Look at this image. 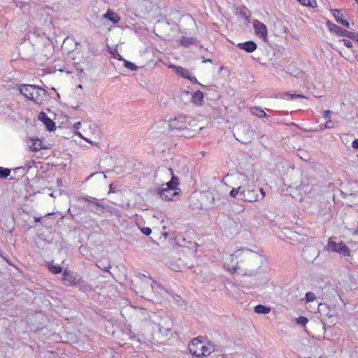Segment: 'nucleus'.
<instances>
[{
    "mask_svg": "<svg viewBox=\"0 0 358 358\" xmlns=\"http://www.w3.org/2000/svg\"><path fill=\"white\" fill-rule=\"evenodd\" d=\"M235 185H238L237 187H233L232 189L230 191L229 194L231 197L236 198L238 195L241 198V183H239L238 182L236 181Z\"/></svg>",
    "mask_w": 358,
    "mask_h": 358,
    "instance_id": "4be33fe9",
    "label": "nucleus"
},
{
    "mask_svg": "<svg viewBox=\"0 0 358 358\" xmlns=\"http://www.w3.org/2000/svg\"><path fill=\"white\" fill-rule=\"evenodd\" d=\"M165 185L166 186L165 187L166 189H172V190H175V191H176V189H178V188H176V187L175 185H173V183H171V180L169 181L168 182H166Z\"/></svg>",
    "mask_w": 358,
    "mask_h": 358,
    "instance_id": "72a5a7b5",
    "label": "nucleus"
},
{
    "mask_svg": "<svg viewBox=\"0 0 358 358\" xmlns=\"http://www.w3.org/2000/svg\"><path fill=\"white\" fill-rule=\"evenodd\" d=\"M357 40H358V38H357Z\"/></svg>",
    "mask_w": 358,
    "mask_h": 358,
    "instance_id": "09e8293b",
    "label": "nucleus"
},
{
    "mask_svg": "<svg viewBox=\"0 0 358 358\" xmlns=\"http://www.w3.org/2000/svg\"><path fill=\"white\" fill-rule=\"evenodd\" d=\"M48 269L52 273L57 274L62 272V268L59 266L50 265Z\"/></svg>",
    "mask_w": 358,
    "mask_h": 358,
    "instance_id": "cd10ccee",
    "label": "nucleus"
},
{
    "mask_svg": "<svg viewBox=\"0 0 358 358\" xmlns=\"http://www.w3.org/2000/svg\"><path fill=\"white\" fill-rule=\"evenodd\" d=\"M63 280H66L71 285H76L79 283L80 277L73 271L64 270L63 272Z\"/></svg>",
    "mask_w": 358,
    "mask_h": 358,
    "instance_id": "9d476101",
    "label": "nucleus"
},
{
    "mask_svg": "<svg viewBox=\"0 0 358 358\" xmlns=\"http://www.w3.org/2000/svg\"><path fill=\"white\" fill-rule=\"evenodd\" d=\"M169 68L174 69L175 73L176 74H178V76H180L184 78L187 79V78H189L190 72L189 71L188 69H187L185 68H183L180 66H176L173 64L169 65Z\"/></svg>",
    "mask_w": 358,
    "mask_h": 358,
    "instance_id": "dca6fc26",
    "label": "nucleus"
},
{
    "mask_svg": "<svg viewBox=\"0 0 358 358\" xmlns=\"http://www.w3.org/2000/svg\"><path fill=\"white\" fill-rule=\"evenodd\" d=\"M324 112L329 113V112H331V111L329 110H324Z\"/></svg>",
    "mask_w": 358,
    "mask_h": 358,
    "instance_id": "c03bdc74",
    "label": "nucleus"
},
{
    "mask_svg": "<svg viewBox=\"0 0 358 358\" xmlns=\"http://www.w3.org/2000/svg\"><path fill=\"white\" fill-rule=\"evenodd\" d=\"M103 18L110 20L113 24H116L120 20V15L113 12L111 9L107 10L106 13L103 15Z\"/></svg>",
    "mask_w": 358,
    "mask_h": 358,
    "instance_id": "f3484780",
    "label": "nucleus"
},
{
    "mask_svg": "<svg viewBox=\"0 0 358 358\" xmlns=\"http://www.w3.org/2000/svg\"><path fill=\"white\" fill-rule=\"evenodd\" d=\"M322 118L325 120V123L321 122L319 124L320 130L334 128L338 124V121L332 117L331 113H323Z\"/></svg>",
    "mask_w": 358,
    "mask_h": 358,
    "instance_id": "6e6552de",
    "label": "nucleus"
},
{
    "mask_svg": "<svg viewBox=\"0 0 358 358\" xmlns=\"http://www.w3.org/2000/svg\"><path fill=\"white\" fill-rule=\"evenodd\" d=\"M280 98L285 100H294L297 99H306V97L301 94H296L294 92H284L280 94Z\"/></svg>",
    "mask_w": 358,
    "mask_h": 358,
    "instance_id": "4468645a",
    "label": "nucleus"
},
{
    "mask_svg": "<svg viewBox=\"0 0 358 358\" xmlns=\"http://www.w3.org/2000/svg\"><path fill=\"white\" fill-rule=\"evenodd\" d=\"M327 25L329 29L330 30V31L336 33L338 36H348L349 38H351L353 34L352 32H350L348 30L344 29L341 28V27L329 21H328L327 22Z\"/></svg>",
    "mask_w": 358,
    "mask_h": 358,
    "instance_id": "1a4fd4ad",
    "label": "nucleus"
},
{
    "mask_svg": "<svg viewBox=\"0 0 358 358\" xmlns=\"http://www.w3.org/2000/svg\"><path fill=\"white\" fill-rule=\"evenodd\" d=\"M28 147L33 152L46 148L43 145L42 141L39 138H30L28 142Z\"/></svg>",
    "mask_w": 358,
    "mask_h": 358,
    "instance_id": "ddd939ff",
    "label": "nucleus"
},
{
    "mask_svg": "<svg viewBox=\"0 0 358 358\" xmlns=\"http://www.w3.org/2000/svg\"><path fill=\"white\" fill-rule=\"evenodd\" d=\"M114 57H115V59H119V60H123V61L124 60V59H123L122 58L121 55H120V54H118V53L117 54V55H115V56H114Z\"/></svg>",
    "mask_w": 358,
    "mask_h": 358,
    "instance_id": "a19ab883",
    "label": "nucleus"
},
{
    "mask_svg": "<svg viewBox=\"0 0 358 358\" xmlns=\"http://www.w3.org/2000/svg\"><path fill=\"white\" fill-rule=\"evenodd\" d=\"M188 348L192 355L198 357L208 356L215 350L214 345L211 343L201 341L199 337L192 340Z\"/></svg>",
    "mask_w": 358,
    "mask_h": 358,
    "instance_id": "20e7f679",
    "label": "nucleus"
},
{
    "mask_svg": "<svg viewBox=\"0 0 358 358\" xmlns=\"http://www.w3.org/2000/svg\"><path fill=\"white\" fill-rule=\"evenodd\" d=\"M20 93L36 104H42L48 99L47 92L34 85H22L20 87Z\"/></svg>",
    "mask_w": 358,
    "mask_h": 358,
    "instance_id": "7ed1b4c3",
    "label": "nucleus"
},
{
    "mask_svg": "<svg viewBox=\"0 0 358 358\" xmlns=\"http://www.w3.org/2000/svg\"><path fill=\"white\" fill-rule=\"evenodd\" d=\"M327 249L331 252H336L339 254L343 255L344 256H350V250L349 248L343 243H336L332 238L329 239V242L327 245Z\"/></svg>",
    "mask_w": 358,
    "mask_h": 358,
    "instance_id": "423d86ee",
    "label": "nucleus"
},
{
    "mask_svg": "<svg viewBox=\"0 0 358 358\" xmlns=\"http://www.w3.org/2000/svg\"><path fill=\"white\" fill-rule=\"evenodd\" d=\"M233 180L241 183V199L245 202H255L258 201L259 195L252 186L248 184L249 178L247 176L238 173L233 176Z\"/></svg>",
    "mask_w": 358,
    "mask_h": 358,
    "instance_id": "f03ea898",
    "label": "nucleus"
},
{
    "mask_svg": "<svg viewBox=\"0 0 358 358\" xmlns=\"http://www.w3.org/2000/svg\"><path fill=\"white\" fill-rule=\"evenodd\" d=\"M253 29L255 34L263 41H268V29L266 26L258 20H254L252 22Z\"/></svg>",
    "mask_w": 358,
    "mask_h": 358,
    "instance_id": "0eeeda50",
    "label": "nucleus"
},
{
    "mask_svg": "<svg viewBox=\"0 0 358 358\" xmlns=\"http://www.w3.org/2000/svg\"><path fill=\"white\" fill-rule=\"evenodd\" d=\"M196 39L194 37L182 36L180 41V44L184 48H188L189 45L196 43Z\"/></svg>",
    "mask_w": 358,
    "mask_h": 358,
    "instance_id": "412c9836",
    "label": "nucleus"
},
{
    "mask_svg": "<svg viewBox=\"0 0 358 358\" xmlns=\"http://www.w3.org/2000/svg\"><path fill=\"white\" fill-rule=\"evenodd\" d=\"M201 59H202V62L203 63H206V62H212V60L210 59H206L204 57H201Z\"/></svg>",
    "mask_w": 358,
    "mask_h": 358,
    "instance_id": "4c0bfd02",
    "label": "nucleus"
},
{
    "mask_svg": "<svg viewBox=\"0 0 358 358\" xmlns=\"http://www.w3.org/2000/svg\"><path fill=\"white\" fill-rule=\"evenodd\" d=\"M355 234H358V229L355 231Z\"/></svg>",
    "mask_w": 358,
    "mask_h": 358,
    "instance_id": "de8ad7c7",
    "label": "nucleus"
},
{
    "mask_svg": "<svg viewBox=\"0 0 358 358\" xmlns=\"http://www.w3.org/2000/svg\"><path fill=\"white\" fill-rule=\"evenodd\" d=\"M343 42H344L345 46H346L347 48L352 47V43L350 41L344 39Z\"/></svg>",
    "mask_w": 358,
    "mask_h": 358,
    "instance_id": "c9c22d12",
    "label": "nucleus"
},
{
    "mask_svg": "<svg viewBox=\"0 0 358 358\" xmlns=\"http://www.w3.org/2000/svg\"><path fill=\"white\" fill-rule=\"evenodd\" d=\"M38 119L45 125L48 131H52L55 129V122L47 116V113H39Z\"/></svg>",
    "mask_w": 358,
    "mask_h": 358,
    "instance_id": "f8f14e48",
    "label": "nucleus"
},
{
    "mask_svg": "<svg viewBox=\"0 0 358 358\" xmlns=\"http://www.w3.org/2000/svg\"><path fill=\"white\" fill-rule=\"evenodd\" d=\"M80 125H81V123H80V122H76V123L74 124L73 127H74L75 129H80Z\"/></svg>",
    "mask_w": 358,
    "mask_h": 358,
    "instance_id": "58836bf2",
    "label": "nucleus"
},
{
    "mask_svg": "<svg viewBox=\"0 0 358 358\" xmlns=\"http://www.w3.org/2000/svg\"><path fill=\"white\" fill-rule=\"evenodd\" d=\"M316 299L315 294L313 292H309L306 294L305 299L306 302L313 301Z\"/></svg>",
    "mask_w": 358,
    "mask_h": 358,
    "instance_id": "c756f323",
    "label": "nucleus"
},
{
    "mask_svg": "<svg viewBox=\"0 0 358 358\" xmlns=\"http://www.w3.org/2000/svg\"><path fill=\"white\" fill-rule=\"evenodd\" d=\"M158 194L161 199L169 201L172 200L175 196H177L178 192L175 190L162 187L158 189Z\"/></svg>",
    "mask_w": 358,
    "mask_h": 358,
    "instance_id": "9b49d317",
    "label": "nucleus"
},
{
    "mask_svg": "<svg viewBox=\"0 0 358 358\" xmlns=\"http://www.w3.org/2000/svg\"><path fill=\"white\" fill-rule=\"evenodd\" d=\"M124 66L131 71H136L138 69V66L136 64L127 60H124Z\"/></svg>",
    "mask_w": 358,
    "mask_h": 358,
    "instance_id": "bb28decb",
    "label": "nucleus"
},
{
    "mask_svg": "<svg viewBox=\"0 0 358 358\" xmlns=\"http://www.w3.org/2000/svg\"><path fill=\"white\" fill-rule=\"evenodd\" d=\"M187 79H188L193 84L201 85V83H199L196 77L191 76V73H189V78H187Z\"/></svg>",
    "mask_w": 358,
    "mask_h": 358,
    "instance_id": "473e14b6",
    "label": "nucleus"
},
{
    "mask_svg": "<svg viewBox=\"0 0 358 358\" xmlns=\"http://www.w3.org/2000/svg\"><path fill=\"white\" fill-rule=\"evenodd\" d=\"M354 1H355L356 2V3L358 5V0H354Z\"/></svg>",
    "mask_w": 358,
    "mask_h": 358,
    "instance_id": "a18cd8bd",
    "label": "nucleus"
},
{
    "mask_svg": "<svg viewBox=\"0 0 358 358\" xmlns=\"http://www.w3.org/2000/svg\"><path fill=\"white\" fill-rule=\"evenodd\" d=\"M266 115H267L266 113H261V115H259V117L262 118V117H266Z\"/></svg>",
    "mask_w": 358,
    "mask_h": 358,
    "instance_id": "79ce46f5",
    "label": "nucleus"
},
{
    "mask_svg": "<svg viewBox=\"0 0 358 358\" xmlns=\"http://www.w3.org/2000/svg\"><path fill=\"white\" fill-rule=\"evenodd\" d=\"M164 325L162 323L159 324V331L163 334H166V332H169L172 327V322L169 318H166L164 321Z\"/></svg>",
    "mask_w": 358,
    "mask_h": 358,
    "instance_id": "aec40b11",
    "label": "nucleus"
},
{
    "mask_svg": "<svg viewBox=\"0 0 358 358\" xmlns=\"http://www.w3.org/2000/svg\"><path fill=\"white\" fill-rule=\"evenodd\" d=\"M271 308L264 305H257L255 307V311L257 313L267 314L270 312Z\"/></svg>",
    "mask_w": 358,
    "mask_h": 358,
    "instance_id": "393cba45",
    "label": "nucleus"
},
{
    "mask_svg": "<svg viewBox=\"0 0 358 358\" xmlns=\"http://www.w3.org/2000/svg\"><path fill=\"white\" fill-rule=\"evenodd\" d=\"M92 203H93L94 205H95V206L97 207V208H99V207H101V206L99 205V203H98L97 202H92Z\"/></svg>",
    "mask_w": 358,
    "mask_h": 358,
    "instance_id": "37998d69",
    "label": "nucleus"
},
{
    "mask_svg": "<svg viewBox=\"0 0 358 358\" xmlns=\"http://www.w3.org/2000/svg\"><path fill=\"white\" fill-rule=\"evenodd\" d=\"M235 257L236 258H241V262L232 267H229L227 265L228 270H231L234 272L243 270L248 271V273H243V275L248 274L249 275L255 274L257 270L262 266L264 259L263 255L247 248L238 250L235 254Z\"/></svg>",
    "mask_w": 358,
    "mask_h": 358,
    "instance_id": "f257e3e1",
    "label": "nucleus"
},
{
    "mask_svg": "<svg viewBox=\"0 0 358 358\" xmlns=\"http://www.w3.org/2000/svg\"><path fill=\"white\" fill-rule=\"evenodd\" d=\"M169 117H166L169 128L171 129H182L186 128L185 122V117L178 113L177 115L176 113H171Z\"/></svg>",
    "mask_w": 358,
    "mask_h": 358,
    "instance_id": "39448f33",
    "label": "nucleus"
},
{
    "mask_svg": "<svg viewBox=\"0 0 358 358\" xmlns=\"http://www.w3.org/2000/svg\"><path fill=\"white\" fill-rule=\"evenodd\" d=\"M331 13L337 22L348 28L350 27L349 22L347 20L343 19V15L339 10L333 9L331 10Z\"/></svg>",
    "mask_w": 358,
    "mask_h": 358,
    "instance_id": "a211bd4d",
    "label": "nucleus"
},
{
    "mask_svg": "<svg viewBox=\"0 0 358 358\" xmlns=\"http://www.w3.org/2000/svg\"><path fill=\"white\" fill-rule=\"evenodd\" d=\"M248 10L246 7H243L240 10V15L243 17H244L245 19H248L249 17V15H247Z\"/></svg>",
    "mask_w": 358,
    "mask_h": 358,
    "instance_id": "2f4dec72",
    "label": "nucleus"
},
{
    "mask_svg": "<svg viewBox=\"0 0 358 358\" xmlns=\"http://www.w3.org/2000/svg\"><path fill=\"white\" fill-rule=\"evenodd\" d=\"M308 320L306 317H303V316H300L296 319V322L298 324H301L303 326L306 325L308 323Z\"/></svg>",
    "mask_w": 358,
    "mask_h": 358,
    "instance_id": "7c9ffc66",
    "label": "nucleus"
},
{
    "mask_svg": "<svg viewBox=\"0 0 358 358\" xmlns=\"http://www.w3.org/2000/svg\"><path fill=\"white\" fill-rule=\"evenodd\" d=\"M259 191H260L261 194H262V199H263L266 196V193H265L264 190L262 188H261L259 189Z\"/></svg>",
    "mask_w": 358,
    "mask_h": 358,
    "instance_id": "ea45409f",
    "label": "nucleus"
},
{
    "mask_svg": "<svg viewBox=\"0 0 358 358\" xmlns=\"http://www.w3.org/2000/svg\"><path fill=\"white\" fill-rule=\"evenodd\" d=\"M10 171L8 169L0 167V178H6L10 175Z\"/></svg>",
    "mask_w": 358,
    "mask_h": 358,
    "instance_id": "c85d7f7f",
    "label": "nucleus"
},
{
    "mask_svg": "<svg viewBox=\"0 0 358 358\" xmlns=\"http://www.w3.org/2000/svg\"><path fill=\"white\" fill-rule=\"evenodd\" d=\"M352 146L353 148H358V139H355L353 141Z\"/></svg>",
    "mask_w": 358,
    "mask_h": 358,
    "instance_id": "e433bc0d",
    "label": "nucleus"
},
{
    "mask_svg": "<svg viewBox=\"0 0 358 358\" xmlns=\"http://www.w3.org/2000/svg\"><path fill=\"white\" fill-rule=\"evenodd\" d=\"M203 100V93L200 90H196L192 96V102L196 106H201Z\"/></svg>",
    "mask_w": 358,
    "mask_h": 358,
    "instance_id": "6ab92c4d",
    "label": "nucleus"
},
{
    "mask_svg": "<svg viewBox=\"0 0 358 358\" xmlns=\"http://www.w3.org/2000/svg\"><path fill=\"white\" fill-rule=\"evenodd\" d=\"M152 289L154 292H157L162 294L163 292H166V289L164 287L158 282L153 280V284L152 285Z\"/></svg>",
    "mask_w": 358,
    "mask_h": 358,
    "instance_id": "b1692460",
    "label": "nucleus"
},
{
    "mask_svg": "<svg viewBox=\"0 0 358 358\" xmlns=\"http://www.w3.org/2000/svg\"><path fill=\"white\" fill-rule=\"evenodd\" d=\"M164 170L170 173V175L171 176V183H173V185H175L176 188H178L179 185V179L177 176H176L173 174V170L171 168H164Z\"/></svg>",
    "mask_w": 358,
    "mask_h": 358,
    "instance_id": "5701e85b",
    "label": "nucleus"
},
{
    "mask_svg": "<svg viewBox=\"0 0 358 358\" xmlns=\"http://www.w3.org/2000/svg\"><path fill=\"white\" fill-rule=\"evenodd\" d=\"M240 49L245 50L247 52H252L257 49V44L252 41L240 43L237 45Z\"/></svg>",
    "mask_w": 358,
    "mask_h": 358,
    "instance_id": "2eb2a0df",
    "label": "nucleus"
},
{
    "mask_svg": "<svg viewBox=\"0 0 358 358\" xmlns=\"http://www.w3.org/2000/svg\"><path fill=\"white\" fill-rule=\"evenodd\" d=\"M110 190H113V188H112V185H110Z\"/></svg>",
    "mask_w": 358,
    "mask_h": 358,
    "instance_id": "49530a36",
    "label": "nucleus"
},
{
    "mask_svg": "<svg viewBox=\"0 0 358 358\" xmlns=\"http://www.w3.org/2000/svg\"><path fill=\"white\" fill-rule=\"evenodd\" d=\"M303 6L314 8L316 6L315 0H298Z\"/></svg>",
    "mask_w": 358,
    "mask_h": 358,
    "instance_id": "a878e982",
    "label": "nucleus"
},
{
    "mask_svg": "<svg viewBox=\"0 0 358 358\" xmlns=\"http://www.w3.org/2000/svg\"><path fill=\"white\" fill-rule=\"evenodd\" d=\"M141 231L143 232V234H144L145 235H150L152 232V230L149 227H143L141 229Z\"/></svg>",
    "mask_w": 358,
    "mask_h": 358,
    "instance_id": "f704fd0d",
    "label": "nucleus"
}]
</instances>
